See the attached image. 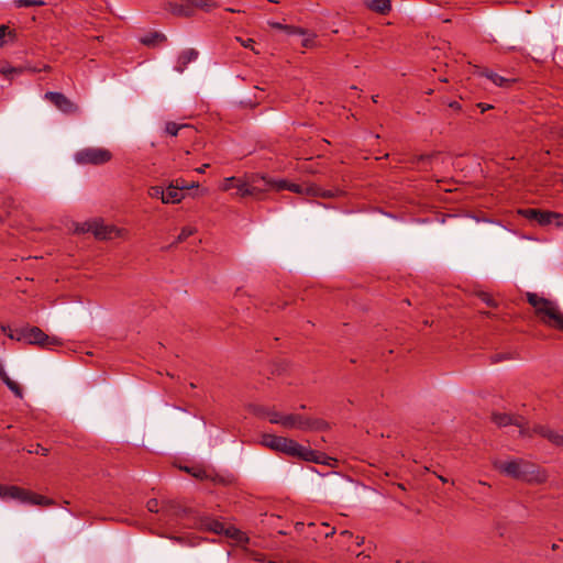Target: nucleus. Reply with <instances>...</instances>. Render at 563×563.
<instances>
[{"label": "nucleus", "mask_w": 563, "mask_h": 563, "mask_svg": "<svg viewBox=\"0 0 563 563\" xmlns=\"http://www.w3.org/2000/svg\"><path fill=\"white\" fill-rule=\"evenodd\" d=\"M494 466L505 475L519 481L529 483H542L545 481V475L540 472L536 464L521 459L496 460Z\"/></svg>", "instance_id": "nucleus-1"}, {"label": "nucleus", "mask_w": 563, "mask_h": 563, "mask_svg": "<svg viewBox=\"0 0 563 563\" xmlns=\"http://www.w3.org/2000/svg\"><path fill=\"white\" fill-rule=\"evenodd\" d=\"M261 444L274 451L288 454L290 456H298L307 461L314 460V452L300 445L291 439L284 437L265 433L261 437Z\"/></svg>", "instance_id": "nucleus-2"}, {"label": "nucleus", "mask_w": 563, "mask_h": 563, "mask_svg": "<svg viewBox=\"0 0 563 563\" xmlns=\"http://www.w3.org/2000/svg\"><path fill=\"white\" fill-rule=\"evenodd\" d=\"M528 301L544 324L563 331V313L554 302L536 294H528Z\"/></svg>", "instance_id": "nucleus-3"}, {"label": "nucleus", "mask_w": 563, "mask_h": 563, "mask_svg": "<svg viewBox=\"0 0 563 563\" xmlns=\"http://www.w3.org/2000/svg\"><path fill=\"white\" fill-rule=\"evenodd\" d=\"M2 331L11 339L30 344H38L42 346H53L58 344L55 336H48L37 327H23L18 329H10L2 327Z\"/></svg>", "instance_id": "nucleus-4"}, {"label": "nucleus", "mask_w": 563, "mask_h": 563, "mask_svg": "<svg viewBox=\"0 0 563 563\" xmlns=\"http://www.w3.org/2000/svg\"><path fill=\"white\" fill-rule=\"evenodd\" d=\"M0 498L13 499L25 505H49L51 500L44 496L34 494L30 490L20 488L18 486H7L0 484Z\"/></svg>", "instance_id": "nucleus-5"}, {"label": "nucleus", "mask_w": 563, "mask_h": 563, "mask_svg": "<svg viewBox=\"0 0 563 563\" xmlns=\"http://www.w3.org/2000/svg\"><path fill=\"white\" fill-rule=\"evenodd\" d=\"M197 525L201 529L212 531L217 534H223L227 538L233 540L238 544H243L249 540L243 531L236 529L233 526H225L223 522H220L209 517L200 518Z\"/></svg>", "instance_id": "nucleus-6"}, {"label": "nucleus", "mask_w": 563, "mask_h": 563, "mask_svg": "<svg viewBox=\"0 0 563 563\" xmlns=\"http://www.w3.org/2000/svg\"><path fill=\"white\" fill-rule=\"evenodd\" d=\"M76 231L81 233L91 232L100 240L114 239L122 235V230L113 225L106 224L102 220L98 219L78 224Z\"/></svg>", "instance_id": "nucleus-7"}, {"label": "nucleus", "mask_w": 563, "mask_h": 563, "mask_svg": "<svg viewBox=\"0 0 563 563\" xmlns=\"http://www.w3.org/2000/svg\"><path fill=\"white\" fill-rule=\"evenodd\" d=\"M111 153L102 147H86L75 154V161L78 164L101 165L109 162Z\"/></svg>", "instance_id": "nucleus-8"}, {"label": "nucleus", "mask_w": 563, "mask_h": 563, "mask_svg": "<svg viewBox=\"0 0 563 563\" xmlns=\"http://www.w3.org/2000/svg\"><path fill=\"white\" fill-rule=\"evenodd\" d=\"M280 426L289 429L321 430L325 427V422L321 420H310L300 415L290 413L283 416Z\"/></svg>", "instance_id": "nucleus-9"}, {"label": "nucleus", "mask_w": 563, "mask_h": 563, "mask_svg": "<svg viewBox=\"0 0 563 563\" xmlns=\"http://www.w3.org/2000/svg\"><path fill=\"white\" fill-rule=\"evenodd\" d=\"M520 213L532 221L538 222L539 224H555L556 227L563 225V214L556 212H542L537 209H526L521 210Z\"/></svg>", "instance_id": "nucleus-10"}, {"label": "nucleus", "mask_w": 563, "mask_h": 563, "mask_svg": "<svg viewBox=\"0 0 563 563\" xmlns=\"http://www.w3.org/2000/svg\"><path fill=\"white\" fill-rule=\"evenodd\" d=\"M493 421L499 427L514 424L522 437L527 435L529 432V428L522 417H512L507 413H495L493 416Z\"/></svg>", "instance_id": "nucleus-11"}, {"label": "nucleus", "mask_w": 563, "mask_h": 563, "mask_svg": "<svg viewBox=\"0 0 563 563\" xmlns=\"http://www.w3.org/2000/svg\"><path fill=\"white\" fill-rule=\"evenodd\" d=\"M250 186H256V189L253 191V197H258L261 194L269 190L276 189V180L266 178L263 175H251L249 176Z\"/></svg>", "instance_id": "nucleus-12"}, {"label": "nucleus", "mask_w": 563, "mask_h": 563, "mask_svg": "<svg viewBox=\"0 0 563 563\" xmlns=\"http://www.w3.org/2000/svg\"><path fill=\"white\" fill-rule=\"evenodd\" d=\"M44 97L45 99L53 102L63 112H70L74 108V104L59 92L48 91Z\"/></svg>", "instance_id": "nucleus-13"}, {"label": "nucleus", "mask_w": 563, "mask_h": 563, "mask_svg": "<svg viewBox=\"0 0 563 563\" xmlns=\"http://www.w3.org/2000/svg\"><path fill=\"white\" fill-rule=\"evenodd\" d=\"M534 432L539 433L543 438H547L549 441H551L555 445L563 446V432L552 430L544 426H537L534 428Z\"/></svg>", "instance_id": "nucleus-14"}, {"label": "nucleus", "mask_w": 563, "mask_h": 563, "mask_svg": "<svg viewBox=\"0 0 563 563\" xmlns=\"http://www.w3.org/2000/svg\"><path fill=\"white\" fill-rule=\"evenodd\" d=\"M198 57V52L194 48H188V49H185L178 57L177 62H176V65H175V70L178 71V73H183L186 68V66L196 60Z\"/></svg>", "instance_id": "nucleus-15"}, {"label": "nucleus", "mask_w": 563, "mask_h": 563, "mask_svg": "<svg viewBox=\"0 0 563 563\" xmlns=\"http://www.w3.org/2000/svg\"><path fill=\"white\" fill-rule=\"evenodd\" d=\"M184 194L180 191L179 184L172 183L165 189L164 203H178L184 199Z\"/></svg>", "instance_id": "nucleus-16"}, {"label": "nucleus", "mask_w": 563, "mask_h": 563, "mask_svg": "<svg viewBox=\"0 0 563 563\" xmlns=\"http://www.w3.org/2000/svg\"><path fill=\"white\" fill-rule=\"evenodd\" d=\"M168 11L174 15L178 16H190L192 15V5L189 1L185 0L184 3H168Z\"/></svg>", "instance_id": "nucleus-17"}, {"label": "nucleus", "mask_w": 563, "mask_h": 563, "mask_svg": "<svg viewBox=\"0 0 563 563\" xmlns=\"http://www.w3.org/2000/svg\"><path fill=\"white\" fill-rule=\"evenodd\" d=\"M235 188L238 190L236 195H239L240 197H253V191L256 189V186H250L249 177H246L238 178Z\"/></svg>", "instance_id": "nucleus-18"}, {"label": "nucleus", "mask_w": 563, "mask_h": 563, "mask_svg": "<svg viewBox=\"0 0 563 563\" xmlns=\"http://www.w3.org/2000/svg\"><path fill=\"white\" fill-rule=\"evenodd\" d=\"M276 189H288L290 191L298 194H302L306 190L308 194H314V190L312 188H303V186L299 184H287L285 180H276Z\"/></svg>", "instance_id": "nucleus-19"}, {"label": "nucleus", "mask_w": 563, "mask_h": 563, "mask_svg": "<svg viewBox=\"0 0 563 563\" xmlns=\"http://www.w3.org/2000/svg\"><path fill=\"white\" fill-rule=\"evenodd\" d=\"M366 5L378 13H386L390 10L389 0H365Z\"/></svg>", "instance_id": "nucleus-20"}, {"label": "nucleus", "mask_w": 563, "mask_h": 563, "mask_svg": "<svg viewBox=\"0 0 563 563\" xmlns=\"http://www.w3.org/2000/svg\"><path fill=\"white\" fill-rule=\"evenodd\" d=\"M165 38L163 34L152 33L142 38V43L145 45H155L158 42H162Z\"/></svg>", "instance_id": "nucleus-21"}, {"label": "nucleus", "mask_w": 563, "mask_h": 563, "mask_svg": "<svg viewBox=\"0 0 563 563\" xmlns=\"http://www.w3.org/2000/svg\"><path fill=\"white\" fill-rule=\"evenodd\" d=\"M164 194H165V189L161 186H152L148 188V196L151 198L161 199L163 203H164Z\"/></svg>", "instance_id": "nucleus-22"}, {"label": "nucleus", "mask_w": 563, "mask_h": 563, "mask_svg": "<svg viewBox=\"0 0 563 563\" xmlns=\"http://www.w3.org/2000/svg\"><path fill=\"white\" fill-rule=\"evenodd\" d=\"M0 73L4 75L7 78H11L14 74L20 73V70L10 65H2L0 66Z\"/></svg>", "instance_id": "nucleus-23"}, {"label": "nucleus", "mask_w": 563, "mask_h": 563, "mask_svg": "<svg viewBox=\"0 0 563 563\" xmlns=\"http://www.w3.org/2000/svg\"><path fill=\"white\" fill-rule=\"evenodd\" d=\"M236 180H238V178H236V177H234V176H232V177H227V178L223 180L222 185H221V189H222L223 191H229L230 189H232V188H234V187H235V185H236Z\"/></svg>", "instance_id": "nucleus-24"}, {"label": "nucleus", "mask_w": 563, "mask_h": 563, "mask_svg": "<svg viewBox=\"0 0 563 563\" xmlns=\"http://www.w3.org/2000/svg\"><path fill=\"white\" fill-rule=\"evenodd\" d=\"M236 41L240 42V44L245 47V48H251L254 53L258 54L260 52L255 48L254 44V40L253 38H242V37H236Z\"/></svg>", "instance_id": "nucleus-25"}, {"label": "nucleus", "mask_w": 563, "mask_h": 563, "mask_svg": "<svg viewBox=\"0 0 563 563\" xmlns=\"http://www.w3.org/2000/svg\"><path fill=\"white\" fill-rule=\"evenodd\" d=\"M266 416L272 423L282 424V420H283V416H284L283 413L277 412V411H267Z\"/></svg>", "instance_id": "nucleus-26"}, {"label": "nucleus", "mask_w": 563, "mask_h": 563, "mask_svg": "<svg viewBox=\"0 0 563 563\" xmlns=\"http://www.w3.org/2000/svg\"><path fill=\"white\" fill-rule=\"evenodd\" d=\"M18 7L43 5V0H15Z\"/></svg>", "instance_id": "nucleus-27"}, {"label": "nucleus", "mask_w": 563, "mask_h": 563, "mask_svg": "<svg viewBox=\"0 0 563 563\" xmlns=\"http://www.w3.org/2000/svg\"><path fill=\"white\" fill-rule=\"evenodd\" d=\"M187 125H178L174 122H169L166 124V132L173 136L178 134V131Z\"/></svg>", "instance_id": "nucleus-28"}, {"label": "nucleus", "mask_w": 563, "mask_h": 563, "mask_svg": "<svg viewBox=\"0 0 563 563\" xmlns=\"http://www.w3.org/2000/svg\"><path fill=\"white\" fill-rule=\"evenodd\" d=\"M195 232V229L191 227H185L183 228L181 232L179 233L177 241L181 242L185 241L188 236L192 235Z\"/></svg>", "instance_id": "nucleus-29"}, {"label": "nucleus", "mask_w": 563, "mask_h": 563, "mask_svg": "<svg viewBox=\"0 0 563 563\" xmlns=\"http://www.w3.org/2000/svg\"><path fill=\"white\" fill-rule=\"evenodd\" d=\"M5 36H13V34L7 26L0 25V46L4 44Z\"/></svg>", "instance_id": "nucleus-30"}, {"label": "nucleus", "mask_w": 563, "mask_h": 563, "mask_svg": "<svg viewBox=\"0 0 563 563\" xmlns=\"http://www.w3.org/2000/svg\"><path fill=\"white\" fill-rule=\"evenodd\" d=\"M511 81H512L511 79L503 77V76L499 75L495 85L498 86V87H508Z\"/></svg>", "instance_id": "nucleus-31"}, {"label": "nucleus", "mask_w": 563, "mask_h": 563, "mask_svg": "<svg viewBox=\"0 0 563 563\" xmlns=\"http://www.w3.org/2000/svg\"><path fill=\"white\" fill-rule=\"evenodd\" d=\"M16 397L19 398H22L23 394H22V389L21 387L16 384V383H13L11 386L8 387Z\"/></svg>", "instance_id": "nucleus-32"}, {"label": "nucleus", "mask_w": 563, "mask_h": 563, "mask_svg": "<svg viewBox=\"0 0 563 563\" xmlns=\"http://www.w3.org/2000/svg\"><path fill=\"white\" fill-rule=\"evenodd\" d=\"M483 75L488 78L494 85L496 84V80L498 78V74L494 73L493 70H485Z\"/></svg>", "instance_id": "nucleus-33"}, {"label": "nucleus", "mask_w": 563, "mask_h": 563, "mask_svg": "<svg viewBox=\"0 0 563 563\" xmlns=\"http://www.w3.org/2000/svg\"><path fill=\"white\" fill-rule=\"evenodd\" d=\"M483 75L488 78L494 85L496 84V80L498 78V74L494 73L493 70H485Z\"/></svg>", "instance_id": "nucleus-34"}, {"label": "nucleus", "mask_w": 563, "mask_h": 563, "mask_svg": "<svg viewBox=\"0 0 563 563\" xmlns=\"http://www.w3.org/2000/svg\"><path fill=\"white\" fill-rule=\"evenodd\" d=\"M179 187H180V191H181L183 189L197 188V187H198V183H195V181H192V183H190V184L183 183V184H180V185H179Z\"/></svg>", "instance_id": "nucleus-35"}, {"label": "nucleus", "mask_w": 563, "mask_h": 563, "mask_svg": "<svg viewBox=\"0 0 563 563\" xmlns=\"http://www.w3.org/2000/svg\"><path fill=\"white\" fill-rule=\"evenodd\" d=\"M29 452L45 455L47 453V449H45L38 444V445H36V450H29Z\"/></svg>", "instance_id": "nucleus-36"}, {"label": "nucleus", "mask_w": 563, "mask_h": 563, "mask_svg": "<svg viewBox=\"0 0 563 563\" xmlns=\"http://www.w3.org/2000/svg\"><path fill=\"white\" fill-rule=\"evenodd\" d=\"M147 508L150 511H157V501L155 499H152L147 503Z\"/></svg>", "instance_id": "nucleus-37"}, {"label": "nucleus", "mask_w": 563, "mask_h": 563, "mask_svg": "<svg viewBox=\"0 0 563 563\" xmlns=\"http://www.w3.org/2000/svg\"><path fill=\"white\" fill-rule=\"evenodd\" d=\"M1 377H2L3 383L8 387L11 386L14 383L7 374H2Z\"/></svg>", "instance_id": "nucleus-38"}, {"label": "nucleus", "mask_w": 563, "mask_h": 563, "mask_svg": "<svg viewBox=\"0 0 563 563\" xmlns=\"http://www.w3.org/2000/svg\"><path fill=\"white\" fill-rule=\"evenodd\" d=\"M302 45L303 46H311L312 45V38L311 37H305L302 40Z\"/></svg>", "instance_id": "nucleus-39"}, {"label": "nucleus", "mask_w": 563, "mask_h": 563, "mask_svg": "<svg viewBox=\"0 0 563 563\" xmlns=\"http://www.w3.org/2000/svg\"><path fill=\"white\" fill-rule=\"evenodd\" d=\"M272 25H273L274 27L282 29V30H287V29H288V26H284V25H282L280 23H273Z\"/></svg>", "instance_id": "nucleus-40"}, {"label": "nucleus", "mask_w": 563, "mask_h": 563, "mask_svg": "<svg viewBox=\"0 0 563 563\" xmlns=\"http://www.w3.org/2000/svg\"><path fill=\"white\" fill-rule=\"evenodd\" d=\"M208 167H209V165H208V164H205V165H202L201 167L197 168L196 170H197L198 173H205L206 168H208Z\"/></svg>", "instance_id": "nucleus-41"}, {"label": "nucleus", "mask_w": 563, "mask_h": 563, "mask_svg": "<svg viewBox=\"0 0 563 563\" xmlns=\"http://www.w3.org/2000/svg\"><path fill=\"white\" fill-rule=\"evenodd\" d=\"M484 300L486 301L487 305H493V300L489 299L487 295L484 296Z\"/></svg>", "instance_id": "nucleus-42"}, {"label": "nucleus", "mask_w": 563, "mask_h": 563, "mask_svg": "<svg viewBox=\"0 0 563 563\" xmlns=\"http://www.w3.org/2000/svg\"><path fill=\"white\" fill-rule=\"evenodd\" d=\"M479 106H481L483 112L490 108V106H488V104L487 106L479 104Z\"/></svg>", "instance_id": "nucleus-43"}, {"label": "nucleus", "mask_w": 563, "mask_h": 563, "mask_svg": "<svg viewBox=\"0 0 563 563\" xmlns=\"http://www.w3.org/2000/svg\"><path fill=\"white\" fill-rule=\"evenodd\" d=\"M439 478H440V481H442L443 483H446V482H448V479H446L445 477H443V476H439Z\"/></svg>", "instance_id": "nucleus-44"}]
</instances>
